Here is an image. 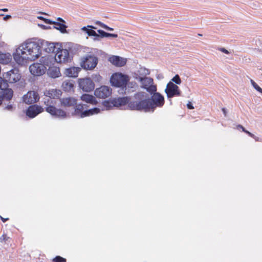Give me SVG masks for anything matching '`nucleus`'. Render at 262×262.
Masks as SVG:
<instances>
[{
	"label": "nucleus",
	"instance_id": "40",
	"mask_svg": "<svg viewBox=\"0 0 262 262\" xmlns=\"http://www.w3.org/2000/svg\"><path fill=\"white\" fill-rule=\"evenodd\" d=\"M8 237L6 236V235L3 234L1 237H0V241H7Z\"/></svg>",
	"mask_w": 262,
	"mask_h": 262
},
{
	"label": "nucleus",
	"instance_id": "17",
	"mask_svg": "<svg viewBox=\"0 0 262 262\" xmlns=\"http://www.w3.org/2000/svg\"><path fill=\"white\" fill-rule=\"evenodd\" d=\"M149 74L150 71L148 69L144 67H140L134 72L133 76L134 78L138 81L147 77V76L149 75Z\"/></svg>",
	"mask_w": 262,
	"mask_h": 262
},
{
	"label": "nucleus",
	"instance_id": "9",
	"mask_svg": "<svg viewBox=\"0 0 262 262\" xmlns=\"http://www.w3.org/2000/svg\"><path fill=\"white\" fill-rule=\"evenodd\" d=\"M8 84L4 79L0 77V104L3 99L10 100L13 96V91L10 89H7Z\"/></svg>",
	"mask_w": 262,
	"mask_h": 262
},
{
	"label": "nucleus",
	"instance_id": "27",
	"mask_svg": "<svg viewBox=\"0 0 262 262\" xmlns=\"http://www.w3.org/2000/svg\"><path fill=\"white\" fill-rule=\"evenodd\" d=\"M48 75L53 78L59 77L61 76L59 68L56 67H49Z\"/></svg>",
	"mask_w": 262,
	"mask_h": 262
},
{
	"label": "nucleus",
	"instance_id": "4",
	"mask_svg": "<svg viewBox=\"0 0 262 262\" xmlns=\"http://www.w3.org/2000/svg\"><path fill=\"white\" fill-rule=\"evenodd\" d=\"M129 80V77L121 72L113 73L110 77V82L112 86L117 88L125 86Z\"/></svg>",
	"mask_w": 262,
	"mask_h": 262
},
{
	"label": "nucleus",
	"instance_id": "10",
	"mask_svg": "<svg viewBox=\"0 0 262 262\" xmlns=\"http://www.w3.org/2000/svg\"><path fill=\"white\" fill-rule=\"evenodd\" d=\"M138 82L140 84L141 88L146 90L150 94L157 91V86L154 84L153 79L151 77H147Z\"/></svg>",
	"mask_w": 262,
	"mask_h": 262
},
{
	"label": "nucleus",
	"instance_id": "29",
	"mask_svg": "<svg viewBox=\"0 0 262 262\" xmlns=\"http://www.w3.org/2000/svg\"><path fill=\"white\" fill-rule=\"evenodd\" d=\"M62 88L65 91H71L73 89L74 83L72 81L66 80L62 83Z\"/></svg>",
	"mask_w": 262,
	"mask_h": 262
},
{
	"label": "nucleus",
	"instance_id": "31",
	"mask_svg": "<svg viewBox=\"0 0 262 262\" xmlns=\"http://www.w3.org/2000/svg\"><path fill=\"white\" fill-rule=\"evenodd\" d=\"M53 262H67L66 258L60 256H56L52 259Z\"/></svg>",
	"mask_w": 262,
	"mask_h": 262
},
{
	"label": "nucleus",
	"instance_id": "16",
	"mask_svg": "<svg viewBox=\"0 0 262 262\" xmlns=\"http://www.w3.org/2000/svg\"><path fill=\"white\" fill-rule=\"evenodd\" d=\"M57 21H52L50 24L55 25L54 28L59 31L62 34L68 33L67 30V26L66 25V21L64 19L60 17L56 18Z\"/></svg>",
	"mask_w": 262,
	"mask_h": 262
},
{
	"label": "nucleus",
	"instance_id": "25",
	"mask_svg": "<svg viewBox=\"0 0 262 262\" xmlns=\"http://www.w3.org/2000/svg\"><path fill=\"white\" fill-rule=\"evenodd\" d=\"M80 99L83 102L92 104H95L97 103V101L95 97L90 94H85L82 95L80 97Z\"/></svg>",
	"mask_w": 262,
	"mask_h": 262
},
{
	"label": "nucleus",
	"instance_id": "46",
	"mask_svg": "<svg viewBox=\"0 0 262 262\" xmlns=\"http://www.w3.org/2000/svg\"><path fill=\"white\" fill-rule=\"evenodd\" d=\"M0 11H2L3 12H7L8 11V9L7 8L0 9Z\"/></svg>",
	"mask_w": 262,
	"mask_h": 262
},
{
	"label": "nucleus",
	"instance_id": "5",
	"mask_svg": "<svg viewBox=\"0 0 262 262\" xmlns=\"http://www.w3.org/2000/svg\"><path fill=\"white\" fill-rule=\"evenodd\" d=\"M83 109V105L81 104H77L75 107V110L73 115H76L80 118H83L87 116H90L94 115H96L100 113L102 111H103V108L99 107H95L89 110L82 112Z\"/></svg>",
	"mask_w": 262,
	"mask_h": 262
},
{
	"label": "nucleus",
	"instance_id": "39",
	"mask_svg": "<svg viewBox=\"0 0 262 262\" xmlns=\"http://www.w3.org/2000/svg\"><path fill=\"white\" fill-rule=\"evenodd\" d=\"M117 36H118L117 34H111V33H107L106 32V34L105 37H114V38H116V37H117Z\"/></svg>",
	"mask_w": 262,
	"mask_h": 262
},
{
	"label": "nucleus",
	"instance_id": "36",
	"mask_svg": "<svg viewBox=\"0 0 262 262\" xmlns=\"http://www.w3.org/2000/svg\"><path fill=\"white\" fill-rule=\"evenodd\" d=\"M93 77L94 80L96 82H99L102 80L101 76L99 74L93 75Z\"/></svg>",
	"mask_w": 262,
	"mask_h": 262
},
{
	"label": "nucleus",
	"instance_id": "26",
	"mask_svg": "<svg viewBox=\"0 0 262 262\" xmlns=\"http://www.w3.org/2000/svg\"><path fill=\"white\" fill-rule=\"evenodd\" d=\"M12 55L10 53H3L0 52V63L6 64L11 62Z\"/></svg>",
	"mask_w": 262,
	"mask_h": 262
},
{
	"label": "nucleus",
	"instance_id": "35",
	"mask_svg": "<svg viewBox=\"0 0 262 262\" xmlns=\"http://www.w3.org/2000/svg\"><path fill=\"white\" fill-rule=\"evenodd\" d=\"M37 18L38 19L43 20L45 23L48 24H50V23H51V19L44 18L43 17L41 16H37Z\"/></svg>",
	"mask_w": 262,
	"mask_h": 262
},
{
	"label": "nucleus",
	"instance_id": "41",
	"mask_svg": "<svg viewBox=\"0 0 262 262\" xmlns=\"http://www.w3.org/2000/svg\"><path fill=\"white\" fill-rule=\"evenodd\" d=\"M219 50L225 54H229V52L226 50V49L224 48H221L219 49Z\"/></svg>",
	"mask_w": 262,
	"mask_h": 262
},
{
	"label": "nucleus",
	"instance_id": "1",
	"mask_svg": "<svg viewBox=\"0 0 262 262\" xmlns=\"http://www.w3.org/2000/svg\"><path fill=\"white\" fill-rule=\"evenodd\" d=\"M41 55L40 44L30 40L20 43L14 51L12 56L18 64L25 66L38 59Z\"/></svg>",
	"mask_w": 262,
	"mask_h": 262
},
{
	"label": "nucleus",
	"instance_id": "43",
	"mask_svg": "<svg viewBox=\"0 0 262 262\" xmlns=\"http://www.w3.org/2000/svg\"><path fill=\"white\" fill-rule=\"evenodd\" d=\"M10 18H11V16L10 15H6L3 18V19L6 21V20H7L8 19H10Z\"/></svg>",
	"mask_w": 262,
	"mask_h": 262
},
{
	"label": "nucleus",
	"instance_id": "21",
	"mask_svg": "<svg viewBox=\"0 0 262 262\" xmlns=\"http://www.w3.org/2000/svg\"><path fill=\"white\" fill-rule=\"evenodd\" d=\"M80 71V68L73 67L65 69L64 73L69 77L76 78Z\"/></svg>",
	"mask_w": 262,
	"mask_h": 262
},
{
	"label": "nucleus",
	"instance_id": "15",
	"mask_svg": "<svg viewBox=\"0 0 262 262\" xmlns=\"http://www.w3.org/2000/svg\"><path fill=\"white\" fill-rule=\"evenodd\" d=\"M165 91L169 98L172 97L174 95H180L181 94L178 86L171 81L168 83Z\"/></svg>",
	"mask_w": 262,
	"mask_h": 262
},
{
	"label": "nucleus",
	"instance_id": "48",
	"mask_svg": "<svg viewBox=\"0 0 262 262\" xmlns=\"http://www.w3.org/2000/svg\"><path fill=\"white\" fill-rule=\"evenodd\" d=\"M141 95V94H138L137 95V96L138 97V98H139L140 97Z\"/></svg>",
	"mask_w": 262,
	"mask_h": 262
},
{
	"label": "nucleus",
	"instance_id": "22",
	"mask_svg": "<svg viewBox=\"0 0 262 262\" xmlns=\"http://www.w3.org/2000/svg\"><path fill=\"white\" fill-rule=\"evenodd\" d=\"M96 28L93 26L88 25L86 27H83L81 28V31L85 32L89 36H94L96 38L94 40H98L99 35L93 29H96Z\"/></svg>",
	"mask_w": 262,
	"mask_h": 262
},
{
	"label": "nucleus",
	"instance_id": "33",
	"mask_svg": "<svg viewBox=\"0 0 262 262\" xmlns=\"http://www.w3.org/2000/svg\"><path fill=\"white\" fill-rule=\"evenodd\" d=\"M237 129H242L243 132L248 134L250 137L254 138V135L249 131L246 130L245 128L241 125H238L236 126Z\"/></svg>",
	"mask_w": 262,
	"mask_h": 262
},
{
	"label": "nucleus",
	"instance_id": "12",
	"mask_svg": "<svg viewBox=\"0 0 262 262\" xmlns=\"http://www.w3.org/2000/svg\"><path fill=\"white\" fill-rule=\"evenodd\" d=\"M29 71L32 75L39 76L46 73V67L41 63L35 62L30 66Z\"/></svg>",
	"mask_w": 262,
	"mask_h": 262
},
{
	"label": "nucleus",
	"instance_id": "44",
	"mask_svg": "<svg viewBox=\"0 0 262 262\" xmlns=\"http://www.w3.org/2000/svg\"><path fill=\"white\" fill-rule=\"evenodd\" d=\"M0 218L4 223L9 220V218H4L2 216H0Z\"/></svg>",
	"mask_w": 262,
	"mask_h": 262
},
{
	"label": "nucleus",
	"instance_id": "28",
	"mask_svg": "<svg viewBox=\"0 0 262 262\" xmlns=\"http://www.w3.org/2000/svg\"><path fill=\"white\" fill-rule=\"evenodd\" d=\"M53 57L52 56H47L42 57L40 60V62L41 63H42L43 65H45L46 67V68L47 67H51V65L52 64L53 62L54 61Z\"/></svg>",
	"mask_w": 262,
	"mask_h": 262
},
{
	"label": "nucleus",
	"instance_id": "30",
	"mask_svg": "<svg viewBox=\"0 0 262 262\" xmlns=\"http://www.w3.org/2000/svg\"><path fill=\"white\" fill-rule=\"evenodd\" d=\"M95 23H96V24L98 25L101 27H102L107 30L113 31V30H114L113 28L108 27L107 26H106V25L104 24L103 23H101L100 21H97Z\"/></svg>",
	"mask_w": 262,
	"mask_h": 262
},
{
	"label": "nucleus",
	"instance_id": "37",
	"mask_svg": "<svg viewBox=\"0 0 262 262\" xmlns=\"http://www.w3.org/2000/svg\"><path fill=\"white\" fill-rule=\"evenodd\" d=\"M37 26L43 30H50L51 29V27L50 26H45L42 24H37Z\"/></svg>",
	"mask_w": 262,
	"mask_h": 262
},
{
	"label": "nucleus",
	"instance_id": "6",
	"mask_svg": "<svg viewBox=\"0 0 262 262\" xmlns=\"http://www.w3.org/2000/svg\"><path fill=\"white\" fill-rule=\"evenodd\" d=\"M45 103L46 104V111L50 114L52 116L55 117L65 118L70 116L69 113H66L60 108H57L53 104V101L48 99L47 101H45Z\"/></svg>",
	"mask_w": 262,
	"mask_h": 262
},
{
	"label": "nucleus",
	"instance_id": "24",
	"mask_svg": "<svg viewBox=\"0 0 262 262\" xmlns=\"http://www.w3.org/2000/svg\"><path fill=\"white\" fill-rule=\"evenodd\" d=\"M61 105L64 107L74 106L77 103V100L73 97L63 98L60 100Z\"/></svg>",
	"mask_w": 262,
	"mask_h": 262
},
{
	"label": "nucleus",
	"instance_id": "19",
	"mask_svg": "<svg viewBox=\"0 0 262 262\" xmlns=\"http://www.w3.org/2000/svg\"><path fill=\"white\" fill-rule=\"evenodd\" d=\"M39 98L38 95L34 91L28 92L23 97L24 101L27 104L35 103L39 100Z\"/></svg>",
	"mask_w": 262,
	"mask_h": 262
},
{
	"label": "nucleus",
	"instance_id": "20",
	"mask_svg": "<svg viewBox=\"0 0 262 262\" xmlns=\"http://www.w3.org/2000/svg\"><path fill=\"white\" fill-rule=\"evenodd\" d=\"M43 111V108L38 105L30 106L27 111L26 114L30 118H34Z\"/></svg>",
	"mask_w": 262,
	"mask_h": 262
},
{
	"label": "nucleus",
	"instance_id": "34",
	"mask_svg": "<svg viewBox=\"0 0 262 262\" xmlns=\"http://www.w3.org/2000/svg\"><path fill=\"white\" fill-rule=\"evenodd\" d=\"M251 82L254 88L262 94V89H261L253 80H251Z\"/></svg>",
	"mask_w": 262,
	"mask_h": 262
},
{
	"label": "nucleus",
	"instance_id": "18",
	"mask_svg": "<svg viewBox=\"0 0 262 262\" xmlns=\"http://www.w3.org/2000/svg\"><path fill=\"white\" fill-rule=\"evenodd\" d=\"M108 60L114 66L118 67L124 66L126 63V59L116 55H111Z\"/></svg>",
	"mask_w": 262,
	"mask_h": 262
},
{
	"label": "nucleus",
	"instance_id": "13",
	"mask_svg": "<svg viewBox=\"0 0 262 262\" xmlns=\"http://www.w3.org/2000/svg\"><path fill=\"white\" fill-rule=\"evenodd\" d=\"M4 80L6 83L8 81L10 83H15L18 81L20 78V75L17 69H14L4 74Z\"/></svg>",
	"mask_w": 262,
	"mask_h": 262
},
{
	"label": "nucleus",
	"instance_id": "2",
	"mask_svg": "<svg viewBox=\"0 0 262 262\" xmlns=\"http://www.w3.org/2000/svg\"><path fill=\"white\" fill-rule=\"evenodd\" d=\"M150 100H144L134 101L128 104L130 110L144 111L145 112H154L157 107H162L164 104V98L159 93L156 92L151 94Z\"/></svg>",
	"mask_w": 262,
	"mask_h": 262
},
{
	"label": "nucleus",
	"instance_id": "47",
	"mask_svg": "<svg viewBox=\"0 0 262 262\" xmlns=\"http://www.w3.org/2000/svg\"><path fill=\"white\" fill-rule=\"evenodd\" d=\"M6 108L8 109V110H11L12 108V106L11 105H8Z\"/></svg>",
	"mask_w": 262,
	"mask_h": 262
},
{
	"label": "nucleus",
	"instance_id": "45",
	"mask_svg": "<svg viewBox=\"0 0 262 262\" xmlns=\"http://www.w3.org/2000/svg\"><path fill=\"white\" fill-rule=\"evenodd\" d=\"M222 111L225 115V116H227V111L226 110V109L225 108H222Z\"/></svg>",
	"mask_w": 262,
	"mask_h": 262
},
{
	"label": "nucleus",
	"instance_id": "3",
	"mask_svg": "<svg viewBox=\"0 0 262 262\" xmlns=\"http://www.w3.org/2000/svg\"><path fill=\"white\" fill-rule=\"evenodd\" d=\"M46 50L47 52L55 53L54 60L58 63H65L70 60L69 51L61 48L58 43H49Z\"/></svg>",
	"mask_w": 262,
	"mask_h": 262
},
{
	"label": "nucleus",
	"instance_id": "42",
	"mask_svg": "<svg viewBox=\"0 0 262 262\" xmlns=\"http://www.w3.org/2000/svg\"><path fill=\"white\" fill-rule=\"evenodd\" d=\"M187 106L188 108H189L190 110H192V109L194 108V107L192 105V104L191 103V102H188V103L187 104Z\"/></svg>",
	"mask_w": 262,
	"mask_h": 262
},
{
	"label": "nucleus",
	"instance_id": "8",
	"mask_svg": "<svg viewBox=\"0 0 262 262\" xmlns=\"http://www.w3.org/2000/svg\"><path fill=\"white\" fill-rule=\"evenodd\" d=\"M98 58L94 55H87L81 59V67L86 70H92L98 63Z\"/></svg>",
	"mask_w": 262,
	"mask_h": 262
},
{
	"label": "nucleus",
	"instance_id": "23",
	"mask_svg": "<svg viewBox=\"0 0 262 262\" xmlns=\"http://www.w3.org/2000/svg\"><path fill=\"white\" fill-rule=\"evenodd\" d=\"M61 91L59 90L51 89L46 91L44 94L51 99H57L61 96Z\"/></svg>",
	"mask_w": 262,
	"mask_h": 262
},
{
	"label": "nucleus",
	"instance_id": "32",
	"mask_svg": "<svg viewBox=\"0 0 262 262\" xmlns=\"http://www.w3.org/2000/svg\"><path fill=\"white\" fill-rule=\"evenodd\" d=\"M171 82H174L177 84H180L181 83V80L178 75H175L171 79Z\"/></svg>",
	"mask_w": 262,
	"mask_h": 262
},
{
	"label": "nucleus",
	"instance_id": "11",
	"mask_svg": "<svg viewBox=\"0 0 262 262\" xmlns=\"http://www.w3.org/2000/svg\"><path fill=\"white\" fill-rule=\"evenodd\" d=\"M78 83L79 88L86 92H90L95 88L94 82L89 77L78 79Z\"/></svg>",
	"mask_w": 262,
	"mask_h": 262
},
{
	"label": "nucleus",
	"instance_id": "7",
	"mask_svg": "<svg viewBox=\"0 0 262 262\" xmlns=\"http://www.w3.org/2000/svg\"><path fill=\"white\" fill-rule=\"evenodd\" d=\"M133 101L132 102H133ZM128 103V99L127 97H119L113 99L111 102L104 101L103 103V107H100V108H103V111L107 110L112 108L113 106L115 107H121L125 106L127 104V107L130 109L128 106V104L131 103Z\"/></svg>",
	"mask_w": 262,
	"mask_h": 262
},
{
	"label": "nucleus",
	"instance_id": "38",
	"mask_svg": "<svg viewBox=\"0 0 262 262\" xmlns=\"http://www.w3.org/2000/svg\"><path fill=\"white\" fill-rule=\"evenodd\" d=\"M98 32L100 34L99 37L101 36L102 37H105L106 32H104L103 30H98Z\"/></svg>",
	"mask_w": 262,
	"mask_h": 262
},
{
	"label": "nucleus",
	"instance_id": "49",
	"mask_svg": "<svg viewBox=\"0 0 262 262\" xmlns=\"http://www.w3.org/2000/svg\"><path fill=\"white\" fill-rule=\"evenodd\" d=\"M3 14H0V16H3Z\"/></svg>",
	"mask_w": 262,
	"mask_h": 262
},
{
	"label": "nucleus",
	"instance_id": "14",
	"mask_svg": "<svg viewBox=\"0 0 262 262\" xmlns=\"http://www.w3.org/2000/svg\"><path fill=\"white\" fill-rule=\"evenodd\" d=\"M94 94L97 98L104 99L111 96L112 89L108 86H101L95 90Z\"/></svg>",
	"mask_w": 262,
	"mask_h": 262
}]
</instances>
